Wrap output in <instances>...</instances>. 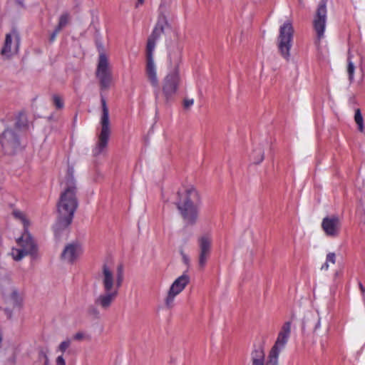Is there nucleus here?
Here are the masks:
<instances>
[{
    "label": "nucleus",
    "instance_id": "36",
    "mask_svg": "<svg viewBox=\"0 0 365 365\" xmlns=\"http://www.w3.org/2000/svg\"><path fill=\"white\" fill-rule=\"evenodd\" d=\"M48 360L47 357H46V363H47V362H48Z\"/></svg>",
    "mask_w": 365,
    "mask_h": 365
},
{
    "label": "nucleus",
    "instance_id": "20",
    "mask_svg": "<svg viewBox=\"0 0 365 365\" xmlns=\"http://www.w3.org/2000/svg\"><path fill=\"white\" fill-rule=\"evenodd\" d=\"M354 120L358 126V130L363 133L364 128V119L359 108L355 110Z\"/></svg>",
    "mask_w": 365,
    "mask_h": 365
},
{
    "label": "nucleus",
    "instance_id": "14",
    "mask_svg": "<svg viewBox=\"0 0 365 365\" xmlns=\"http://www.w3.org/2000/svg\"><path fill=\"white\" fill-rule=\"evenodd\" d=\"M264 356V351L262 346H258L255 348L251 354V365H278V359L269 354L265 362Z\"/></svg>",
    "mask_w": 365,
    "mask_h": 365
},
{
    "label": "nucleus",
    "instance_id": "37",
    "mask_svg": "<svg viewBox=\"0 0 365 365\" xmlns=\"http://www.w3.org/2000/svg\"><path fill=\"white\" fill-rule=\"evenodd\" d=\"M299 1L301 2V1H302V0H299Z\"/></svg>",
    "mask_w": 365,
    "mask_h": 365
},
{
    "label": "nucleus",
    "instance_id": "3",
    "mask_svg": "<svg viewBox=\"0 0 365 365\" xmlns=\"http://www.w3.org/2000/svg\"><path fill=\"white\" fill-rule=\"evenodd\" d=\"M13 215L23 224L24 232L21 237L16 240L19 248H12L11 255L15 261H19L26 256L36 259L38 257V247L28 232V227L30 225L29 220L26 215L20 210H14Z\"/></svg>",
    "mask_w": 365,
    "mask_h": 365
},
{
    "label": "nucleus",
    "instance_id": "34",
    "mask_svg": "<svg viewBox=\"0 0 365 365\" xmlns=\"http://www.w3.org/2000/svg\"><path fill=\"white\" fill-rule=\"evenodd\" d=\"M16 127L17 128H20L19 123L18 122L16 123Z\"/></svg>",
    "mask_w": 365,
    "mask_h": 365
},
{
    "label": "nucleus",
    "instance_id": "22",
    "mask_svg": "<svg viewBox=\"0 0 365 365\" xmlns=\"http://www.w3.org/2000/svg\"><path fill=\"white\" fill-rule=\"evenodd\" d=\"M70 15L68 13H63L61 15L58 20V26H56L58 30H61L65 27L69 22Z\"/></svg>",
    "mask_w": 365,
    "mask_h": 365
},
{
    "label": "nucleus",
    "instance_id": "29",
    "mask_svg": "<svg viewBox=\"0 0 365 365\" xmlns=\"http://www.w3.org/2000/svg\"><path fill=\"white\" fill-rule=\"evenodd\" d=\"M85 337H86L85 334L81 331L76 333L73 336V339L76 340V341L83 340V339H85Z\"/></svg>",
    "mask_w": 365,
    "mask_h": 365
},
{
    "label": "nucleus",
    "instance_id": "35",
    "mask_svg": "<svg viewBox=\"0 0 365 365\" xmlns=\"http://www.w3.org/2000/svg\"><path fill=\"white\" fill-rule=\"evenodd\" d=\"M359 285H360V288H361V289L363 291V290H364V288H363L362 284H360Z\"/></svg>",
    "mask_w": 365,
    "mask_h": 365
},
{
    "label": "nucleus",
    "instance_id": "32",
    "mask_svg": "<svg viewBox=\"0 0 365 365\" xmlns=\"http://www.w3.org/2000/svg\"><path fill=\"white\" fill-rule=\"evenodd\" d=\"M60 31L61 30H58V29L56 27L55 30L50 36V41L53 42V41H55L56 36L58 34Z\"/></svg>",
    "mask_w": 365,
    "mask_h": 365
},
{
    "label": "nucleus",
    "instance_id": "23",
    "mask_svg": "<svg viewBox=\"0 0 365 365\" xmlns=\"http://www.w3.org/2000/svg\"><path fill=\"white\" fill-rule=\"evenodd\" d=\"M336 262V255L334 252H329L327 255L326 257V262L322 266V270H328L329 267V263L335 264Z\"/></svg>",
    "mask_w": 365,
    "mask_h": 365
},
{
    "label": "nucleus",
    "instance_id": "25",
    "mask_svg": "<svg viewBox=\"0 0 365 365\" xmlns=\"http://www.w3.org/2000/svg\"><path fill=\"white\" fill-rule=\"evenodd\" d=\"M71 344V340L70 339H66V340L61 342L56 349V351H59L63 354L70 347Z\"/></svg>",
    "mask_w": 365,
    "mask_h": 365
},
{
    "label": "nucleus",
    "instance_id": "24",
    "mask_svg": "<svg viewBox=\"0 0 365 365\" xmlns=\"http://www.w3.org/2000/svg\"><path fill=\"white\" fill-rule=\"evenodd\" d=\"M210 254L200 252L198 264L200 269H204V267H205L206 263L210 257Z\"/></svg>",
    "mask_w": 365,
    "mask_h": 365
},
{
    "label": "nucleus",
    "instance_id": "13",
    "mask_svg": "<svg viewBox=\"0 0 365 365\" xmlns=\"http://www.w3.org/2000/svg\"><path fill=\"white\" fill-rule=\"evenodd\" d=\"M322 228L326 235L329 237L338 236L341 228V221L339 217L332 215L324 217L322 222Z\"/></svg>",
    "mask_w": 365,
    "mask_h": 365
},
{
    "label": "nucleus",
    "instance_id": "30",
    "mask_svg": "<svg viewBox=\"0 0 365 365\" xmlns=\"http://www.w3.org/2000/svg\"><path fill=\"white\" fill-rule=\"evenodd\" d=\"M55 365H66V361L63 356V354L58 356L56 358Z\"/></svg>",
    "mask_w": 365,
    "mask_h": 365
},
{
    "label": "nucleus",
    "instance_id": "18",
    "mask_svg": "<svg viewBox=\"0 0 365 365\" xmlns=\"http://www.w3.org/2000/svg\"><path fill=\"white\" fill-rule=\"evenodd\" d=\"M4 299L6 302L11 304L13 307H18L20 305L21 298L20 297L16 289L12 288L9 292L4 294Z\"/></svg>",
    "mask_w": 365,
    "mask_h": 365
},
{
    "label": "nucleus",
    "instance_id": "15",
    "mask_svg": "<svg viewBox=\"0 0 365 365\" xmlns=\"http://www.w3.org/2000/svg\"><path fill=\"white\" fill-rule=\"evenodd\" d=\"M82 253V248L78 242L68 244L63 249L61 257L63 260L73 263Z\"/></svg>",
    "mask_w": 365,
    "mask_h": 365
},
{
    "label": "nucleus",
    "instance_id": "9",
    "mask_svg": "<svg viewBox=\"0 0 365 365\" xmlns=\"http://www.w3.org/2000/svg\"><path fill=\"white\" fill-rule=\"evenodd\" d=\"M189 282L190 277L187 274H183L172 283L164 299V304L168 309L174 307L175 297L185 289Z\"/></svg>",
    "mask_w": 365,
    "mask_h": 365
},
{
    "label": "nucleus",
    "instance_id": "17",
    "mask_svg": "<svg viewBox=\"0 0 365 365\" xmlns=\"http://www.w3.org/2000/svg\"><path fill=\"white\" fill-rule=\"evenodd\" d=\"M289 337L284 336L282 334H278L277 340L269 351V354L278 359L279 353L285 347Z\"/></svg>",
    "mask_w": 365,
    "mask_h": 365
},
{
    "label": "nucleus",
    "instance_id": "7",
    "mask_svg": "<svg viewBox=\"0 0 365 365\" xmlns=\"http://www.w3.org/2000/svg\"><path fill=\"white\" fill-rule=\"evenodd\" d=\"M102 113L100 120L101 132L98 136V142L93 150V154L98 156L103 153L108 145L109 137L110 135V127L109 120V110L106 104V101L101 97Z\"/></svg>",
    "mask_w": 365,
    "mask_h": 365
},
{
    "label": "nucleus",
    "instance_id": "2",
    "mask_svg": "<svg viewBox=\"0 0 365 365\" xmlns=\"http://www.w3.org/2000/svg\"><path fill=\"white\" fill-rule=\"evenodd\" d=\"M78 206L76 181L73 175L68 173L66 178L63 190L57 203L56 230L65 229L71 224Z\"/></svg>",
    "mask_w": 365,
    "mask_h": 365
},
{
    "label": "nucleus",
    "instance_id": "28",
    "mask_svg": "<svg viewBox=\"0 0 365 365\" xmlns=\"http://www.w3.org/2000/svg\"><path fill=\"white\" fill-rule=\"evenodd\" d=\"M257 155V158L254 159V163L257 164L261 163L264 159V153L261 149H258L254 151Z\"/></svg>",
    "mask_w": 365,
    "mask_h": 365
},
{
    "label": "nucleus",
    "instance_id": "4",
    "mask_svg": "<svg viewBox=\"0 0 365 365\" xmlns=\"http://www.w3.org/2000/svg\"><path fill=\"white\" fill-rule=\"evenodd\" d=\"M178 195L179 200L176 205L182 217L187 225L195 224L200 203L198 192L193 187H189L182 192H178Z\"/></svg>",
    "mask_w": 365,
    "mask_h": 365
},
{
    "label": "nucleus",
    "instance_id": "27",
    "mask_svg": "<svg viewBox=\"0 0 365 365\" xmlns=\"http://www.w3.org/2000/svg\"><path fill=\"white\" fill-rule=\"evenodd\" d=\"M53 103L55 106L56 109H62L64 107V103L62 98L57 95L54 94L52 96Z\"/></svg>",
    "mask_w": 365,
    "mask_h": 365
},
{
    "label": "nucleus",
    "instance_id": "26",
    "mask_svg": "<svg viewBox=\"0 0 365 365\" xmlns=\"http://www.w3.org/2000/svg\"><path fill=\"white\" fill-rule=\"evenodd\" d=\"M291 322H286L283 324L279 334H282L289 338L291 334Z\"/></svg>",
    "mask_w": 365,
    "mask_h": 365
},
{
    "label": "nucleus",
    "instance_id": "11",
    "mask_svg": "<svg viewBox=\"0 0 365 365\" xmlns=\"http://www.w3.org/2000/svg\"><path fill=\"white\" fill-rule=\"evenodd\" d=\"M327 1L322 0L316 11V14L313 21L314 29L317 34V38L318 41H320L324 36V31L326 28L327 22Z\"/></svg>",
    "mask_w": 365,
    "mask_h": 365
},
{
    "label": "nucleus",
    "instance_id": "16",
    "mask_svg": "<svg viewBox=\"0 0 365 365\" xmlns=\"http://www.w3.org/2000/svg\"><path fill=\"white\" fill-rule=\"evenodd\" d=\"M12 41L13 40L11 35L10 34H7L6 35L4 46L1 51V54L2 56L6 57H10L18 51L20 41L18 35H16L15 36V45L13 48L11 46Z\"/></svg>",
    "mask_w": 365,
    "mask_h": 365
},
{
    "label": "nucleus",
    "instance_id": "1",
    "mask_svg": "<svg viewBox=\"0 0 365 365\" xmlns=\"http://www.w3.org/2000/svg\"><path fill=\"white\" fill-rule=\"evenodd\" d=\"M103 292L95 299V304L103 310H108L117 298L119 289L124 279V268L123 264H118L115 270L105 264L101 272L98 274Z\"/></svg>",
    "mask_w": 365,
    "mask_h": 365
},
{
    "label": "nucleus",
    "instance_id": "6",
    "mask_svg": "<svg viewBox=\"0 0 365 365\" xmlns=\"http://www.w3.org/2000/svg\"><path fill=\"white\" fill-rule=\"evenodd\" d=\"M181 57L180 51L170 53V64L173 66V71L165 76L163 86V92L167 101L172 98L178 91L180 81L179 65L181 62Z\"/></svg>",
    "mask_w": 365,
    "mask_h": 365
},
{
    "label": "nucleus",
    "instance_id": "10",
    "mask_svg": "<svg viewBox=\"0 0 365 365\" xmlns=\"http://www.w3.org/2000/svg\"><path fill=\"white\" fill-rule=\"evenodd\" d=\"M96 75L99 81L101 89H108L112 82V73L108 58L103 53L99 54Z\"/></svg>",
    "mask_w": 365,
    "mask_h": 365
},
{
    "label": "nucleus",
    "instance_id": "5",
    "mask_svg": "<svg viewBox=\"0 0 365 365\" xmlns=\"http://www.w3.org/2000/svg\"><path fill=\"white\" fill-rule=\"evenodd\" d=\"M163 32V26L160 24H157L148 38L146 46L145 74L151 86L157 88L159 86V81L153 59V52L155 48L156 41L160 38Z\"/></svg>",
    "mask_w": 365,
    "mask_h": 365
},
{
    "label": "nucleus",
    "instance_id": "19",
    "mask_svg": "<svg viewBox=\"0 0 365 365\" xmlns=\"http://www.w3.org/2000/svg\"><path fill=\"white\" fill-rule=\"evenodd\" d=\"M200 252L210 254L212 240L208 235H204L198 240Z\"/></svg>",
    "mask_w": 365,
    "mask_h": 365
},
{
    "label": "nucleus",
    "instance_id": "33",
    "mask_svg": "<svg viewBox=\"0 0 365 365\" xmlns=\"http://www.w3.org/2000/svg\"><path fill=\"white\" fill-rule=\"evenodd\" d=\"M144 4V0H137V4L135 5V7H138L140 5H143Z\"/></svg>",
    "mask_w": 365,
    "mask_h": 365
},
{
    "label": "nucleus",
    "instance_id": "12",
    "mask_svg": "<svg viewBox=\"0 0 365 365\" xmlns=\"http://www.w3.org/2000/svg\"><path fill=\"white\" fill-rule=\"evenodd\" d=\"M1 144L4 153L11 155L19 148L20 143L16 133L12 129L7 128L1 135Z\"/></svg>",
    "mask_w": 365,
    "mask_h": 365
},
{
    "label": "nucleus",
    "instance_id": "8",
    "mask_svg": "<svg viewBox=\"0 0 365 365\" xmlns=\"http://www.w3.org/2000/svg\"><path fill=\"white\" fill-rule=\"evenodd\" d=\"M294 29L289 21L285 22L279 28L278 37V48L281 55L286 60L290 56V49L292 46Z\"/></svg>",
    "mask_w": 365,
    "mask_h": 365
},
{
    "label": "nucleus",
    "instance_id": "21",
    "mask_svg": "<svg viewBox=\"0 0 365 365\" xmlns=\"http://www.w3.org/2000/svg\"><path fill=\"white\" fill-rule=\"evenodd\" d=\"M351 55L349 54L347 58V73L349 76V80L350 82L354 81V76L355 71V66L354 63L351 61Z\"/></svg>",
    "mask_w": 365,
    "mask_h": 365
},
{
    "label": "nucleus",
    "instance_id": "31",
    "mask_svg": "<svg viewBox=\"0 0 365 365\" xmlns=\"http://www.w3.org/2000/svg\"><path fill=\"white\" fill-rule=\"evenodd\" d=\"M194 103L193 99H185L183 102V106L185 108H188L192 106Z\"/></svg>",
    "mask_w": 365,
    "mask_h": 365
}]
</instances>
